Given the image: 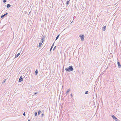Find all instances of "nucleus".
Here are the masks:
<instances>
[{"label":"nucleus","instance_id":"obj_1","mask_svg":"<svg viewBox=\"0 0 121 121\" xmlns=\"http://www.w3.org/2000/svg\"><path fill=\"white\" fill-rule=\"evenodd\" d=\"M73 68L72 66H70L68 68H66L65 70L67 72H70L73 70Z\"/></svg>","mask_w":121,"mask_h":121},{"label":"nucleus","instance_id":"obj_2","mask_svg":"<svg viewBox=\"0 0 121 121\" xmlns=\"http://www.w3.org/2000/svg\"><path fill=\"white\" fill-rule=\"evenodd\" d=\"M79 37L81 39V41H83L84 38V35H79Z\"/></svg>","mask_w":121,"mask_h":121},{"label":"nucleus","instance_id":"obj_3","mask_svg":"<svg viewBox=\"0 0 121 121\" xmlns=\"http://www.w3.org/2000/svg\"><path fill=\"white\" fill-rule=\"evenodd\" d=\"M112 117L116 121H120L119 120L117 119V118L114 115H112Z\"/></svg>","mask_w":121,"mask_h":121},{"label":"nucleus","instance_id":"obj_4","mask_svg":"<svg viewBox=\"0 0 121 121\" xmlns=\"http://www.w3.org/2000/svg\"><path fill=\"white\" fill-rule=\"evenodd\" d=\"M45 38V36L44 35H43V36L42 37V38H41V42L42 43H43V41L44 40V39Z\"/></svg>","mask_w":121,"mask_h":121},{"label":"nucleus","instance_id":"obj_5","mask_svg":"<svg viewBox=\"0 0 121 121\" xmlns=\"http://www.w3.org/2000/svg\"><path fill=\"white\" fill-rule=\"evenodd\" d=\"M23 80V78H22V76H21L19 78V79L18 80L19 82H20L22 81Z\"/></svg>","mask_w":121,"mask_h":121},{"label":"nucleus","instance_id":"obj_6","mask_svg":"<svg viewBox=\"0 0 121 121\" xmlns=\"http://www.w3.org/2000/svg\"><path fill=\"white\" fill-rule=\"evenodd\" d=\"M117 63L119 68H121V65L120 64V62L119 61H117Z\"/></svg>","mask_w":121,"mask_h":121},{"label":"nucleus","instance_id":"obj_7","mask_svg":"<svg viewBox=\"0 0 121 121\" xmlns=\"http://www.w3.org/2000/svg\"><path fill=\"white\" fill-rule=\"evenodd\" d=\"M106 26H104L102 28V30L104 31H105L106 30Z\"/></svg>","mask_w":121,"mask_h":121},{"label":"nucleus","instance_id":"obj_8","mask_svg":"<svg viewBox=\"0 0 121 121\" xmlns=\"http://www.w3.org/2000/svg\"><path fill=\"white\" fill-rule=\"evenodd\" d=\"M8 14V13H6L5 14H4V15H2L1 16V18H2V17H3L4 16H5V15H7Z\"/></svg>","mask_w":121,"mask_h":121},{"label":"nucleus","instance_id":"obj_9","mask_svg":"<svg viewBox=\"0 0 121 121\" xmlns=\"http://www.w3.org/2000/svg\"><path fill=\"white\" fill-rule=\"evenodd\" d=\"M54 43H53L52 44V46L50 49V51H51V50L52 49V48L54 46Z\"/></svg>","mask_w":121,"mask_h":121},{"label":"nucleus","instance_id":"obj_10","mask_svg":"<svg viewBox=\"0 0 121 121\" xmlns=\"http://www.w3.org/2000/svg\"><path fill=\"white\" fill-rule=\"evenodd\" d=\"M38 73V70L36 69L35 71V75H37V74Z\"/></svg>","mask_w":121,"mask_h":121},{"label":"nucleus","instance_id":"obj_11","mask_svg":"<svg viewBox=\"0 0 121 121\" xmlns=\"http://www.w3.org/2000/svg\"><path fill=\"white\" fill-rule=\"evenodd\" d=\"M11 6V5L9 4H8L6 6L7 7V8H9Z\"/></svg>","mask_w":121,"mask_h":121},{"label":"nucleus","instance_id":"obj_12","mask_svg":"<svg viewBox=\"0 0 121 121\" xmlns=\"http://www.w3.org/2000/svg\"><path fill=\"white\" fill-rule=\"evenodd\" d=\"M20 53H18L15 56V58H17L18 57V56H19L20 55Z\"/></svg>","mask_w":121,"mask_h":121},{"label":"nucleus","instance_id":"obj_13","mask_svg":"<svg viewBox=\"0 0 121 121\" xmlns=\"http://www.w3.org/2000/svg\"><path fill=\"white\" fill-rule=\"evenodd\" d=\"M42 44V43H39V47H40L41 46Z\"/></svg>","mask_w":121,"mask_h":121},{"label":"nucleus","instance_id":"obj_14","mask_svg":"<svg viewBox=\"0 0 121 121\" xmlns=\"http://www.w3.org/2000/svg\"><path fill=\"white\" fill-rule=\"evenodd\" d=\"M70 91V89H68V90L66 92V94H67Z\"/></svg>","mask_w":121,"mask_h":121},{"label":"nucleus","instance_id":"obj_15","mask_svg":"<svg viewBox=\"0 0 121 121\" xmlns=\"http://www.w3.org/2000/svg\"><path fill=\"white\" fill-rule=\"evenodd\" d=\"M59 36H60V35L59 34V35H58L57 36V37H56V40H57L58 39V38H59Z\"/></svg>","mask_w":121,"mask_h":121},{"label":"nucleus","instance_id":"obj_16","mask_svg":"<svg viewBox=\"0 0 121 121\" xmlns=\"http://www.w3.org/2000/svg\"><path fill=\"white\" fill-rule=\"evenodd\" d=\"M69 1H67L66 2V4L67 5L68 4H69Z\"/></svg>","mask_w":121,"mask_h":121},{"label":"nucleus","instance_id":"obj_17","mask_svg":"<svg viewBox=\"0 0 121 121\" xmlns=\"http://www.w3.org/2000/svg\"><path fill=\"white\" fill-rule=\"evenodd\" d=\"M41 111L40 110H39V111L38 112V115H39L40 114V113H41Z\"/></svg>","mask_w":121,"mask_h":121},{"label":"nucleus","instance_id":"obj_18","mask_svg":"<svg viewBox=\"0 0 121 121\" xmlns=\"http://www.w3.org/2000/svg\"><path fill=\"white\" fill-rule=\"evenodd\" d=\"M35 116H37V112H35Z\"/></svg>","mask_w":121,"mask_h":121},{"label":"nucleus","instance_id":"obj_19","mask_svg":"<svg viewBox=\"0 0 121 121\" xmlns=\"http://www.w3.org/2000/svg\"><path fill=\"white\" fill-rule=\"evenodd\" d=\"M6 80V79H4V80L2 82V84H3L5 82Z\"/></svg>","mask_w":121,"mask_h":121},{"label":"nucleus","instance_id":"obj_20","mask_svg":"<svg viewBox=\"0 0 121 121\" xmlns=\"http://www.w3.org/2000/svg\"><path fill=\"white\" fill-rule=\"evenodd\" d=\"M41 117H43V116H44L43 113H42L41 114Z\"/></svg>","mask_w":121,"mask_h":121},{"label":"nucleus","instance_id":"obj_21","mask_svg":"<svg viewBox=\"0 0 121 121\" xmlns=\"http://www.w3.org/2000/svg\"><path fill=\"white\" fill-rule=\"evenodd\" d=\"M56 48V46H55L53 48V50L54 51L55 50V49Z\"/></svg>","mask_w":121,"mask_h":121},{"label":"nucleus","instance_id":"obj_22","mask_svg":"<svg viewBox=\"0 0 121 121\" xmlns=\"http://www.w3.org/2000/svg\"><path fill=\"white\" fill-rule=\"evenodd\" d=\"M3 2L4 3H5L6 2V0H3Z\"/></svg>","mask_w":121,"mask_h":121},{"label":"nucleus","instance_id":"obj_23","mask_svg":"<svg viewBox=\"0 0 121 121\" xmlns=\"http://www.w3.org/2000/svg\"><path fill=\"white\" fill-rule=\"evenodd\" d=\"M88 91H86L85 92V94H88Z\"/></svg>","mask_w":121,"mask_h":121},{"label":"nucleus","instance_id":"obj_24","mask_svg":"<svg viewBox=\"0 0 121 121\" xmlns=\"http://www.w3.org/2000/svg\"><path fill=\"white\" fill-rule=\"evenodd\" d=\"M37 93H38V92H35V93H34V95H33V96H34V95H36V94H37Z\"/></svg>","mask_w":121,"mask_h":121},{"label":"nucleus","instance_id":"obj_25","mask_svg":"<svg viewBox=\"0 0 121 121\" xmlns=\"http://www.w3.org/2000/svg\"><path fill=\"white\" fill-rule=\"evenodd\" d=\"M23 115L24 116H25V112H24L23 114Z\"/></svg>","mask_w":121,"mask_h":121},{"label":"nucleus","instance_id":"obj_26","mask_svg":"<svg viewBox=\"0 0 121 121\" xmlns=\"http://www.w3.org/2000/svg\"><path fill=\"white\" fill-rule=\"evenodd\" d=\"M70 95L71 96H72V94H71V95Z\"/></svg>","mask_w":121,"mask_h":121},{"label":"nucleus","instance_id":"obj_27","mask_svg":"<svg viewBox=\"0 0 121 121\" xmlns=\"http://www.w3.org/2000/svg\"><path fill=\"white\" fill-rule=\"evenodd\" d=\"M28 121H30V120L29 119L28 120Z\"/></svg>","mask_w":121,"mask_h":121}]
</instances>
